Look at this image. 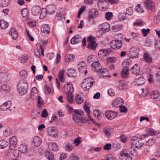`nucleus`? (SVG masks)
<instances>
[{
  "label": "nucleus",
  "mask_w": 160,
  "mask_h": 160,
  "mask_svg": "<svg viewBox=\"0 0 160 160\" xmlns=\"http://www.w3.org/2000/svg\"><path fill=\"white\" fill-rule=\"evenodd\" d=\"M28 88V83L24 81L20 82L17 86L19 94L22 95H24L27 93Z\"/></svg>",
  "instance_id": "obj_1"
},
{
  "label": "nucleus",
  "mask_w": 160,
  "mask_h": 160,
  "mask_svg": "<svg viewBox=\"0 0 160 160\" xmlns=\"http://www.w3.org/2000/svg\"><path fill=\"white\" fill-rule=\"evenodd\" d=\"M92 68L95 72H100L101 73L107 72V70L105 69H102L101 64L98 61L95 62L92 64Z\"/></svg>",
  "instance_id": "obj_2"
},
{
  "label": "nucleus",
  "mask_w": 160,
  "mask_h": 160,
  "mask_svg": "<svg viewBox=\"0 0 160 160\" xmlns=\"http://www.w3.org/2000/svg\"><path fill=\"white\" fill-rule=\"evenodd\" d=\"M54 7L51 6H48L46 9H42L40 15V18L42 19L46 15V12L52 14L54 13Z\"/></svg>",
  "instance_id": "obj_3"
},
{
  "label": "nucleus",
  "mask_w": 160,
  "mask_h": 160,
  "mask_svg": "<svg viewBox=\"0 0 160 160\" xmlns=\"http://www.w3.org/2000/svg\"><path fill=\"white\" fill-rule=\"evenodd\" d=\"M47 132L49 135L52 137L57 138L58 137V132L54 127H50L47 129Z\"/></svg>",
  "instance_id": "obj_4"
},
{
  "label": "nucleus",
  "mask_w": 160,
  "mask_h": 160,
  "mask_svg": "<svg viewBox=\"0 0 160 160\" xmlns=\"http://www.w3.org/2000/svg\"><path fill=\"white\" fill-rule=\"evenodd\" d=\"M111 47L113 49H118L121 48L122 43L121 40H112L110 43Z\"/></svg>",
  "instance_id": "obj_5"
},
{
  "label": "nucleus",
  "mask_w": 160,
  "mask_h": 160,
  "mask_svg": "<svg viewBox=\"0 0 160 160\" xmlns=\"http://www.w3.org/2000/svg\"><path fill=\"white\" fill-rule=\"evenodd\" d=\"M145 7L148 10L152 11L155 9L154 2L150 0H146L144 1Z\"/></svg>",
  "instance_id": "obj_6"
},
{
  "label": "nucleus",
  "mask_w": 160,
  "mask_h": 160,
  "mask_svg": "<svg viewBox=\"0 0 160 160\" xmlns=\"http://www.w3.org/2000/svg\"><path fill=\"white\" fill-rule=\"evenodd\" d=\"M108 2L105 0H100L97 2V4L99 9L102 11L107 10L108 9L107 5Z\"/></svg>",
  "instance_id": "obj_7"
},
{
  "label": "nucleus",
  "mask_w": 160,
  "mask_h": 160,
  "mask_svg": "<svg viewBox=\"0 0 160 160\" xmlns=\"http://www.w3.org/2000/svg\"><path fill=\"white\" fill-rule=\"evenodd\" d=\"M101 28H99V30L97 32V33H99L100 32L105 33L110 30V25L108 23H105L101 25Z\"/></svg>",
  "instance_id": "obj_8"
},
{
  "label": "nucleus",
  "mask_w": 160,
  "mask_h": 160,
  "mask_svg": "<svg viewBox=\"0 0 160 160\" xmlns=\"http://www.w3.org/2000/svg\"><path fill=\"white\" fill-rule=\"evenodd\" d=\"M123 102L124 101L122 98H118L112 102V106L113 108H117L120 107Z\"/></svg>",
  "instance_id": "obj_9"
},
{
  "label": "nucleus",
  "mask_w": 160,
  "mask_h": 160,
  "mask_svg": "<svg viewBox=\"0 0 160 160\" xmlns=\"http://www.w3.org/2000/svg\"><path fill=\"white\" fill-rule=\"evenodd\" d=\"M99 15L98 11L94 8L91 9L89 12V17L90 19L95 18Z\"/></svg>",
  "instance_id": "obj_10"
},
{
  "label": "nucleus",
  "mask_w": 160,
  "mask_h": 160,
  "mask_svg": "<svg viewBox=\"0 0 160 160\" xmlns=\"http://www.w3.org/2000/svg\"><path fill=\"white\" fill-rule=\"evenodd\" d=\"M105 115L108 119L112 120L117 117L118 113L116 112L109 110L106 112Z\"/></svg>",
  "instance_id": "obj_11"
},
{
  "label": "nucleus",
  "mask_w": 160,
  "mask_h": 160,
  "mask_svg": "<svg viewBox=\"0 0 160 160\" xmlns=\"http://www.w3.org/2000/svg\"><path fill=\"white\" fill-rule=\"evenodd\" d=\"M72 119L77 124H78L80 123H83L86 122L85 119L82 117H79L74 114L72 115Z\"/></svg>",
  "instance_id": "obj_12"
},
{
  "label": "nucleus",
  "mask_w": 160,
  "mask_h": 160,
  "mask_svg": "<svg viewBox=\"0 0 160 160\" xmlns=\"http://www.w3.org/2000/svg\"><path fill=\"white\" fill-rule=\"evenodd\" d=\"M17 144V139L16 137L14 136L9 139V147L11 149L13 150L16 146Z\"/></svg>",
  "instance_id": "obj_13"
},
{
  "label": "nucleus",
  "mask_w": 160,
  "mask_h": 160,
  "mask_svg": "<svg viewBox=\"0 0 160 160\" xmlns=\"http://www.w3.org/2000/svg\"><path fill=\"white\" fill-rule=\"evenodd\" d=\"M41 11V8L39 6H33L31 9V13L34 16H37L39 15Z\"/></svg>",
  "instance_id": "obj_14"
},
{
  "label": "nucleus",
  "mask_w": 160,
  "mask_h": 160,
  "mask_svg": "<svg viewBox=\"0 0 160 160\" xmlns=\"http://www.w3.org/2000/svg\"><path fill=\"white\" fill-rule=\"evenodd\" d=\"M82 41L81 37L78 35L74 36L71 40V44H76Z\"/></svg>",
  "instance_id": "obj_15"
},
{
  "label": "nucleus",
  "mask_w": 160,
  "mask_h": 160,
  "mask_svg": "<svg viewBox=\"0 0 160 160\" xmlns=\"http://www.w3.org/2000/svg\"><path fill=\"white\" fill-rule=\"evenodd\" d=\"M38 96V90L37 88L35 87H33L31 92V97L34 100H36L37 99Z\"/></svg>",
  "instance_id": "obj_16"
},
{
  "label": "nucleus",
  "mask_w": 160,
  "mask_h": 160,
  "mask_svg": "<svg viewBox=\"0 0 160 160\" xmlns=\"http://www.w3.org/2000/svg\"><path fill=\"white\" fill-rule=\"evenodd\" d=\"M94 83V81L92 78L91 77L87 78L83 82V87L84 88L86 87V86H85L86 84L90 85L92 87Z\"/></svg>",
  "instance_id": "obj_17"
},
{
  "label": "nucleus",
  "mask_w": 160,
  "mask_h": 160,
  "mask_svg": "<svg viewBox=\"0 0 160 160\" xmlns=\"http://www.w3.org/2000/svg\"><path fill=\"white\" fill-rule=\"evenodd\" d=\"M120 154L121 157L122 158V159L123 160H132V159L129 154L126 153L124 150L121 151Z\"/></svg>",
  "instance_id": "obj_18"
},
{
  "label": "nucleus",
  "mask_w": 160,
  "mask_h": 160,
  "mask_svg": "<svg viewBox=\"0 0 160 160\" xmlns=\"http://www.w3.org/2000/svg\"><path fill=\"white\" fill-rule=\"evenodd\" d=\"M41 29L42 33L49 34L50 32V28L48 24H45L42 25Z\"/></svg>",
  "instance_id": "obj_19"
},
{
  "label": "nucleus",
  "mask_w": 160,
  "mask_h": 160,
  "mask_svg": "<svg viewBox=\"0 0 160 160\" xmlns=\"http://www.w3.org/2000/svg\"><path fill=\"white\" fill-rule=\"evenodd\" d=\"M145 82V79L142 77L136 78L134 82L135 85H137L139 86L142 85Z\"/></svg>",
  "instance_id": "obj_20"
},
{
  "label": "nucleus",
  "mask_w": 160,
  "mask_h": 160,
  "mask_svg": "<svg viewBox=\"0 0 160 160\" xmlns=\"http://www.w3.org/2000/svg\"><path fill=\"white\" fill-rule=\"evenodd\" d=\"M33 145L36 147L39 146L41 144L42 140L38 136L35 137L33 139Z\"/></svg>",
  "instance_id": "obj_21"
},
{
  "label": "nucleus",
  "mask_w": 160,
  "mask_h": 160,
  "mask_svg": "<svg viewBox=\"0 0 160 160\" xmlns=\"http://www.w3.org/2000/svg\"><path fill=\"white\" fill-rule=\"evenodd\" d=\"M143 58L148 63H150L152 62V58L149 54L147 52H145L143 56Z\"/></svg>",
  "instance_id": "obj_22"
},
{
  "label": "nucleus",
  "mask_w": 160,
  "mask_h": 160,
  "mask_svg": "<svg viewBox=\"0 0 160 160\" xmlns=\"http://www.w3.org/2000/svg\"><path fill=\"white\" fill-rule=\"evenodd\" d=\"M9 33L12 36V39L13 40L16 39L18 37V34L15 28H11Z\"/></svg>",
  "instance_id": "obj_23"
},
{
  "label": "nucleus",
  "mask_w": 160,
  "mask_h": 160,
  "mask_svg": "<svg viewBox=\"0 0 160 160\" xmlns=\"http://www.w3.org/2000/svg\"><path fill=\"white\" fill-rule=\"evenodd\" d=\"M138 64H136L131 68L129 71L131 73L135 74L139 72L140 68L138 66Z\"/></svg>",
  "instance_id": "obj_24"
},
{
  "label": "nucleus",
  "mask_w": 160,
  "mask_h": 160,
  "mask_svg": "<svg viewBox=\"0 0 160 160\" xmlns=\"http://www.w3.org/2000/svg\"><path fill=\"white\" fill-rule=\"evenodd\" d=\"M67 74L69 77H74L76 76V72L74 68H70L68 70Z\"/></svg>",
  "instance_id": "obj_25"
},
{
  "label": "nucleus",
  "mask_w": 160,
  "mask_h": 160,
  "mask_svg": "<svg viewBox=\"0 0 160 160\" xmlns=\"http://www.w3.org/2000/svg\"><path fill=\"white\" fill-rule=\"evenodd\" d=\"M132 62L130 58L125 59L122 63V67L124 68H129V65Z\"/></svg>",
  "instance_id": "obj_26"
},
{
  "label": "nucleus",
  "mask_w": 160,
  "mask_h": 160,
  "mask_svg": "<svg viewBox=\"0 0 160 160\" xmlns=\"http://www.w3.org/2000/svg\"><path fill=\"white\" fill-rule=\"evenodd\" d=\"M107 54H108V51L105 49L100 50L98 52V55L99 58L107 56Z\"/></svg>",
  "instance_id": "obj_27"
},
{
  "label": "nucleus",
  "mask_w": 160,
  "mask_h": 160,
  "mask_svg": "<svg viewBox=\"0 0 160 160\" xmlns=\"http://www.w3.org/2000/svg\"><path fill=\"white\" fill-rule=\"evenodd\" d=\"M143 143L139 142V141L132 142L131 145L137 148H140L143 145Z\"/></svg>",
  "instance_id": "obj_28"
},
{
  "label": "nucleus",
  "mask_w": 160,
  "mask_h": 160,
  "mask_svg": "<svg viewBox=\"0 0 160 160\" xmlns=\"http://www.w3.org/2000/svg\"><path fill=\"white\" fill-rule=\"evenodd\" d=\"M65 72V70L62 69L59 71L58 74V77L59 80L61 82H64V78L63 75Z\"/></svg>",
  "instance_id": "obj_29"
},
{
  "label": "nucleus",
  "mask_w": 160,
  "mask_h": 160,
  "mask_svg": "<svg viewBox=\"0 0 160 160\" xmlns=\"http://www.w3.org/2000/svg\"><path fill=\"white\" fill-rule=\"evenodd\" d=\"M27 150L28 148L26 146L23 144L21 145L18 148V151L21 153H25Z\"/></svg>",
  "instance_id": "obj_30"
},
{
  "label": "nucleus",
  "mask_w": 160,
  "mask_h": 160,
  "mask_svg": "<svg viewBox=\"0 0 160 160\" xmlns=\"http://www.w3.org/2000/svg\"><path fill=\"white\" fill-rule=\"evenodd\" d=\"M65 57L67 58L66 59V61L68 63L72 61L74 58V55L72 54H66Z\"/></svg>",
  "instance_id": "obj_31"
},
{
  "label": "nucleus",
  "mask_w": 160,
  "mask_h": 160,
  "mask_svg": "<svg viewBox=\"0 0 160 160\" xmlns=\"http://www.w3.org/2000/svg\"><path fill=\"white\" fill-rule=\"evenodd\" d=\"M75 98L76 102L78 104H81L83 102V99L79 94H77Z\"/></svg>",
  "instance_id": "obj_32"
},
{
  "label": "nucleus",
  "mask_w": 160,
  "mask_h": 160,
  "mask_svg": "<svg viewBox=\"0 0 160 160\" xmlns=\"http://www.w3.org/2000/svg\"><path fill=\"white\" fill-rule=\"evenodd\" d=\"M8 26V24L6 22L3 20L0 21V28L2 29H5L7 28Z\"/></svg>",
  "instance_id": "obj_33"
},
{
  "label": "nucleus",
  "mask_w": 160,
  "mask_h": 160,
  "mask_svg": "<svg viewBox=\"0 0 160 160\" xmlns=\"http://www.w3.org/2000/svg\"><path fill=\"white\" fill-rule=\"evenodd\" d=\"M156 142V140L153 138L149 139L146 142V145L148 146H151L152 145Z\"/></svg>",
  "instance_id": "obj_34"
},
{
  "label": "nucleus",
  "mask_w": 160,
  "mask_h": 160,
  "mask_svg": "<svg viewBox=\"0 0 160 160\" xmlns=\"http://www.w3.org/2000/svg\"><path fill=\"white\" fill-rule=\"evenodd\" d=\"M48 146L50 147L51 149L53 151H57L58 150V148L56 143L55 142L50 143L48 144Z\"/></svg>",
  "instance_id": "obj_35"
},
{
  "label": "nucleus",
  "mask_w": 160,
  "mask_h": 160,
  "mask_svg": "<svg viewBox=\"0 0 160 160\" xmlns=\"http://www.w3.org/2000/svg\"><path fill=\"white\" fill-rule=\"evenodd\" d=\"M8 144V142L4 140L0 141V148L4 149L7 147Z\"/></svg>",
  "instance_id": "obj_36"
},
{
  "label": "nucleus",
  "mask_w": 160,
  "mask_h": 160,
  "mask_svg": "<svg viewBox=\"0 0 160 160\" xmlns=\"http://www.w3.org/2000/svg\"><path fill=\"white\" fill-rule=\"evenodd\" d=\"M121 72L122 77L125 78L127 77L128 75L129 69L128 68H124Z\"/></svg>",
  "instance_id": "obj_37"
},
{
  "label": "nucleus",
  "mask_w": 160,
  "mask_h": 160,
  "mask_svg": "<svg viewBox=\"0 0 160 160\" xmlns=\"http://www.w3.org/2000/svg\"><path fill=\"white\" fill-rule=\"evenodd\" d=\"M27 72L26 70H22L19 72V75L21 78L22 79L26 78L27 76Z\"/></svg>",
  "instance_id": "obj_38"
},
{
  "label": "nucleus",
  "mask_w": 160,
  "mask_h": 160,
  "mask_svg": "<svg viewBox=\"0 0 160 160\" xmlns=\"http://www.w3.org/2000/svg\"><path fill=\"white\" fill-rule=\"evenodd\" d=\"M146 131L147 132V134L148 135V136L149 135H155L157 133L155 131L151 128L148 129Z\"/></svg>",
  "instance_id": "obj_39"
},
{
  "label": "nucleus",
  "mask_w": 160,
  "mask_h": 160,
  "mask_svg": "<svg viewBox=\"0 0 160 160\" xmlns=\"http://www.w3.org/2000/svg\"><path fill=\"white\" fill-rule=\"evenodd\" d=\"M74 90L72 86H68L67 88L66 94H72Z\"/></svg>",
  "instance_id": "obj_40"
},
{
  "label": "nucleus",
  "mask_w": 160,
  "mask_h": 160,
  "mask_svg": "<svg viewBox=\"0 0 160 160\" xmlns=\"http://www.w3.org/2000/svg\"><path fill=\"white\" fill-rule=\"evenodd\" d=\"M154 19V22L157 24H158L160 23V10H159L157 14V16H156Z\"/></svg>",
  "instance_id": "obj_41"
},
{
  "label": "nucleus",
  "mask_w": 160,
  "mask_h": 160,
  "mask_svg": "<svg viewBox=\"0 0 160 160\" xmlns=\"http://www.w3.org/2000/svg\"><path fill=\"white\" fill-rule=\"evenodd\" d=\"M97 44L96 43L89 42L88 44V48L90 49L94 50L96 48Z\"/></svg>",
  "instance_id": "obj_42"
},
{
  "label": "nucleus",
  "mask_w": 160,
  "mask_h": 160,
  "mask_svg": "<svg viewBox=\"0 0 160 160\" xmlns=\"http://www.w3.org/2000/svg\"><path fill=\"white\" fill-rule=\"evenodd\" d=\"M130 154L132 155L136 156L137 154V151L134 148L132 145L131 146V148L129 149Z\"/></svg>",
  "instance_id": "obj_43"
},
{
  "label": "nucleus",
  "mask_w": 160,
  "mask_h": 160,
  "mask_svg": "<svg viewBox=\"0 0 160 160\" xmlns=\"http://www.w3.org/2000/svg\"><path fill=\"white\" fill-rule=\"evenodd\" d=\"M103 132L106 136L108 138H109L111 136V134L110 133V129L109 128H104L103 129Z\"/></svg>",
  "instance_id": "obj_44"
},
{
  "label": "nucleus",
  "mask_w": 160,
  "mask_h": 160,
  "mask_svg": "<svg viewBox=\"0 0 160 160\" xmlns=\"http://www.w3.org/2000/svg\"><path fill=\"white\" fill-rule=\"evenodd\" d=\"M44 92L46 94H48L50 93L52 90V89L46 85H44Z\"/></svg>",
  "instance_id": "obj_45"
},
{
  "label": "nucleus",
  "mask_w": 160,
  "mask_h": 160,
  "mask_svg": "<svg viewBox=\"0 0 160 160\" xmlns=\"http://www.w3.org/2000/svg\"><path fill=\"white\" fill-rule=\"evenodd\" d=\"M1 88L4 91H6L7 92H9L11 90L10 87L5 84H2Z\"/></svg>",
  "instance_id": "obj_46"
},
{
  "label": "nucleus",
  "mask_w": 160,
  "mask_h": 160,
  "mask_svg": "<svg viewBox=\"0 0 160 160\" xmlns=\"http://www.w3.org/2000/svg\"><path fill=\"white\" fill-rule=\"evenodd\" d=\"M12 131L10 129L5 130L3 131V135L5 137H7L10 136L12 133Z\"/></svg>",
  "instance_id": "obj_47"
},
{
  "label": "nucleus",
  "mask_w": 160,
  "mask_h": 160,
  "mask_svg": "<svg viewBox=\"0 0 160 160\" xmlns=\"http://www.w3.org/2000/svg\"><path fill=\"white\" fill-rule=\"evenodd\" d=\"M113 15L112 12H107L105 13V18L107 20H110L113 17Z\"/></svg>",
  "instance_id": "obj_48"
},
{
  "label": "nucleus",
  "mask_w": 160,
  "mask_h": 160,
  "mask_svg": "<svg viewBox=\"0 0 160 160\" xmlns=\"http://www.w3.org/2000/svg\"><path fill=\"white\" fill-rule=\"evenodd\" d=\"M58 19L61 21H63L65 19V16L63 12L60 13L58 15Z\"/></svg>",
  "instance_id": "obj_49"
},
{
  "label": "nucleus",
  "mask_w": 160,
  "mask_h": 160,
  "mask_svg": "<svg viewBox=\"0 0 160 160\" xmlns=\"http://www.w3.org/2000/svg\"><path fill=\"white\" fill-rule=\"evenodd\" d=\"M67 101L69 103L71 104L73 102L72 94H66Z\"/></svg>",
  "instance_id": "obj_50"
},
{
  "label": "nucleus",
  "mask_w": 160,
  "mask_h": 160,
  "mask_svg": "<svg viewBox=\"0 0 160 160\" xmlns=\"http://www.w3.org/2000/svg\"><path fill=\"white\" fill-rule=\"evenodd\" d=\"M74 112L77 115H84V113L83 111L81 109H75L74 110Z\"/></svg>",
  "instance_id": "obj_51"
},
{
  "label": "nucleus",
  "mask_w": 160,
  "mask_h": 160,
  "mask_svg": "<svg viewBox=\"0 0 160 160\" xmlns=\"http://www.w3.org/2000/svg\"><path fill=\"white\" fill-rule=\"evenodd\" d=\"M140 5L138 4L135 7V10L139 13H142L144 12V11L140 7Z\"/></svg>",
  "instance_id": "obj_52"
},
{
  "label": "nucleus",
  "mask_w": 160,
  "mask_h": 160,
  "mask_svg": "<svg viewBox=\"0 0 160 160\" xmlns=\"http://www.w3.org/2000/svg\"><path fill=\"white\" fill-rule=\"evenodd\" d=\"M38 106L39 107H41L42 106L43 102L42 100L41 97L38 96Z\"/></svg>",
  "instance_id": "obj_53"
},
{
  "label": "nucleus",
  "mask_w": 160,
  "mask_h": 160,
  "mask_svg": "<svg viewBox=\"0 0 160 160\" xmlns=\"http://www.w3.org/2000/svg\"><path fill=\"white\" fill-rule=\"evenodd\" d=\"M150 31V29L149 28H147L146 29L143 28L142 30V32L144 37L147 36V35L149 33Z\"/></svg>",
  "instance_id": "obj_54"
},
{
  "label": "nucleus",
  "mask_w": 160,
  "mask_h": 160,
  "mask_svg": "<svg viewBox=\"0 0 160 160\" xmlns=\"http://www.w3.org/2000/svg\"><path fill=\"white\" fill-rule=\"evenodd\" d=\"M133 11V10L131 8H128L127 9V12L125 13V15H131L132 14Z\"/></svg>",
  "instance_id": "obj_55"
},
{
  "label": "nucleus",
  "mask_w": 160,
  "mask_h": 160,
  "mask_svg": "<svg viewBox=\"0 0 160 160\" xmlns=\"http://www.w3.org/2000/svg\"><path fill=\"white\" fill-rule=\"evenodd\" d=\"M108 62H110L111 63H114L117 60V58L115 57H111L107 59Z\"/></svg>",
  "instance_id": "obj_56"
},
{
  "label": "nucleus",
  "mask_w": 160,
  "mask_h": 160,
  "mask_svg": "<svg viewBox=\"0 0 160 160\" xmlns=\"http://www.w3.org/2000/svg\"><path fill=\"white\" fill-rule=\"evenodd\" d=\"M118 18L121 21H122L123 20H126L127 19V18L125 16L123 15L122 13H120L118 16Z\"/></svg>",
  "instance_id": "obj_57"
},
{
  "label": "nucleus",
  "mask_w": 160,
  "mask_h": 160,
  "mask_svg": "<svg viewBox=\"0 0 160 160\" xmlns=\"http://www.w3.org/2000/svg\"><path fill=\"white\" fill-rule=\"evenodd\" d=\"M21 14L23 17H26L28 14V11L25 8H23L21 11Z\"/></svg>",
  "instance_id": "obj_58"
},
{
  "label": "nucleus",
  "mask_w": 160,
  "mask_h": 160,
  "mask_svg": "<svg viewBox=\"0 0 160 160\" xmlns=\"http://www.w3.org/2000/svg\"><path fill=\"white\" fill-rule=\"evenodd\" d=\"M120 111L121 112H123L124 113L126 112L128 110V109L125 106H121L120 107Z\"/></svg>",
  "instance_id": "obj_59"
},
{
  "label": "nucleus",
  "mask_w": 160,
  "mask_h": 160,
  "mask_svg": "<svg viewBox=\"0 0 160 160\" xmlns=\"http://www.w3.org/2000/svg\"><path fill=\"white\" fill-rule=\"evenodd\" d=\"M87 41L89 42L96 43L95 41V38L94 36H89L88 38Z\"/></svg>",
  "instance_id": "obj_60"
},
{
  "label": "nucleus",
  "mask_w": 160,
  "mask_h": 160,
  "mask_svg": "<svg viewBox=\"0 0 160 160\" xmlns=\"http://www.w3.org/2000/svg\"><path fill=\"white\" fill-rule=\"evenodd\" d=\"M108 95L111 96H114L115 95V92L112 88L109 89L108 90Z\"/></svg>",
  "instance_id": "obj_61"
},
{
  "label": "nucleus",
  "mask_w": 160,
  "mask_h": 160,
  "mask_svg": "<svg viewBox=\"0 0 160 160\" xmlns=\"http://www.w3.org/2000/svg\"><path fill=\"white\" fill-rule=\"evenodd\" d=\"M84 108L85 111L88 114H90V111L89 108L88 106L87 103H85L84 106Z\"/></svg>",
  "instance_id": "obj_62"
},
{
  "label": "nucleus",
  "mask_w": 160,
  "mask_h": 160,
  "mask_svg": "<svg viewBox=\"0 0 160 160\" xmlns=\"http://www.w3.org/2000/svg\"><path fill=\"white\" fill-rule=\"evenodd\" d=\"M48 116V113L46 109H44L42 111L41 116L42 117L46 118Z\"/></svg>",
  "instance_id": "obj_63"
},
{
  "label": "nucleus",
  "mask_w": 160,
  "mask_h": 160,
  "mask_svg": "<svg viewBox=\"0 0 160 160\" xmlns=\"http://www.w3.org/2000/svg\"><path fill=\"white\" fill-rule=\"evenodd\" d=\"M79 158L75 156L74 154H72L70 156V160H79Z\"/></svg>",
  "instance_id": "obj_64"
}]
</instances>
